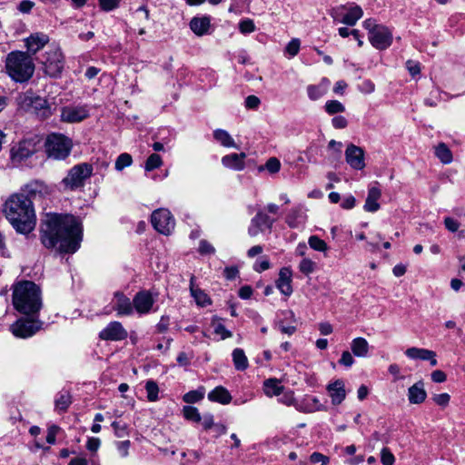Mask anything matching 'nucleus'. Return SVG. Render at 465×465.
<instances>
[{
    "label": "nucleus",
    "mask_w": 465,
    "mask_h": 465,
    "mask_svg": "<svg viewBox=\"0 0 465 465\" xmlns=\"http://www.w3.org/2000/svg\"><path fill=\"white\" fill-rule=\"evenodd\" d=\"M405 355L411 360L426 361L432 357V351L423 348L411 347L405 351Z\"/></svg>",
    "instance_id": "35"
},
{
    "label": "nucleus",
    "mask_w": 465,
    "mask_h": 465,
    "mask_svg": "<svg viewBox=\"0 0 465 465\" xmlns=\"http://www.w3.org/2000/svg\"><path fill=\"white\" fill-rule=\"evenodd\" d=\"M263 391L269 397L278 396L282 392L283 386L277 379H268L263 383Z\"/></svg>",
    "instance_id": "33"
},
{
    "label": "nucleus",
    "mask_w": 465,
    "mask_h": 465,
    "mask_svg": "<svg viewBox=\"0 0 465 465\" xmlns=\"http://www.w3.org/2000/svg\"><path fill=\"white\" fill-rule=\"evenodd\" d=\"M121 0H98L100 8L104 12H110L118 8Z\"/></svg>",
    "instance_id": "48"
},
{
    "label": "nucleus",
    "mask_w": 465,
    "mask_h": 465,
    "mask_svg": "<svg viewBox=\"0 0 465 465\" xmlns=\"http://www.w3.org/2000/svg\"><path fill=\"white\" fill-rule=\"evenodd\" d=\"M331 82L328 78H322L317 84H310L307 86L306 91L308 97L312 101H316L325 95L329 90Z\"/></svg>",
    "instance_id": "24"
},
{
    "label": "nucleus",
    "mask_w": 465,
    "mask_h": 465,
    "mask_svg": "<svg viewBox=\"0 0 465 465\" xmlns=\"http://www.w3.org/2000/svg\"><path fill=\"white\" fill-rule=\"evenodd\" d=\"M5 72L16 83H25L34 74L35 64L26 53L15 51L5 58Z\"/></svg>",
    "instance_id": "4"
},
{
    "label": "nucleus",
    "mask_w": 465,
    "mask_h": 465,
    "mask_svg": "<svg viewBox=\"0 0 465 465\" xmlns=\"http://www.w3.org/2000/svg\"><path fill=\"white\" fill-rule=\"evenodd\" d=\"M330 15L334 21L352 26L362 17L363 11L360 5L350 4L331 9Z\"/></svg>",
    "instance_id": "10"
},
{
    "label": "nucleus",
    "mask_w": 465,
    "mask_h": 465,
    "mask_svg": "<svg viewBox=\"0 0 465 465\" xmlns=\"http://www.w3.org/2000/svg\"><path fill=\"white\" fill-rule=\"evenodd\" d=\"M111 302L118 316H130L134 313L133 300L121 292L114 293Z\"/></svg>",
    "instance_id": "16"
},
{
    "label": "nucleus",
    "mask_w": 465,
    "mask_h": 465,
    "mask_svg": "<svg viewBox=\"0 0 465 465\" xmlns=\"http://www.w3.org/2000/svg\"><path fill=\"white\" fill-rule=\"evenodd\" d=\"M190 28L195 35L202 36L207 34L210 28V19L206 16L193 17L190 22Z\"/></svg>",
    "instance_id": "30"
},
{
    "label": "nucleus",
    "mask_w": 465,
    "mask_h": 465,
    "mask_svg": "<svg viewBox=\"0 0 465 465\" xmlns=\"http://www.w3.org/2000/svg\"><path fill=\"white\" fill-rule=\"evenodd\" d=\"M208 399L211 401L219 402L221 404H228L232 401V396L225 388L218 386L209 392Z\"/></svg>",
    "instance_id": "32"
},
{
    "label": "nucleus",
    "mask_w": 465,
    "mask_h": 465,
    "mask_svg": "<svg viewBox=\"0 0 465 465\" xmlns=\"http://www.w3.org/2000/svg\"><path fill=\"white\" fill-rule=\"evenodd\" d=\"M128 336L127 331L120 322H109L100 332L99 338L104 341H123Z\"/></svg>",
    "instance_id": "14"
},
{
    "label": "nucleus",
    "mask_w": 465,
    "mask_h": 465,
    "mask_svg": "<svg viewBox=\"0 0 465 465\" xmlns=\"http://www.w3.org/2000/svg\"><path fill=\"white\" fill-rule=\"evenodd\" d=\"M432 400L437 405L446 407L450 402V396L448 393H440L434 395Z\"/></svg>",
    "instance_id": "55"
},
{
    "label": "nucleus",
    "mask_w": 465,
    "mask_h": 465,
    "mask_svg": "<svg viewBox=\"0 0 465 465\" xmlns=\"http://www.w3.org/2000/svg\"><path fill=\"white\" fill-rule=\"evenodd\" d=\"M163 165L162 157L157 153H152L146 160L144 164V170L146 172H151L154 169H157Z\"/></svg>",
    "instance_id": "42"
},
{
    "label": "nucleus",
    "mask_w": 465,
    "mask_h": 465,
    "mask_svg": "<svg viewBox=\"0 0 465 465\" xmlns=\"http://www.w3.org/2000/svg\"><path fill=\"white\" fill-rule=\"evenodd\" d=\"M296 408L306 413L326 411V407L314 396H305Z\"/></svg>",
    "instance_id": "23"
},
{
    "label": "nucleus",
    "mask_w": 465,
    "mask_h": 465,
    "mask_svg": "<svg viewBox=\"0 0 465 465\" xmlns=\"http://www.w3.org/2000/svg\"><path fill=\"white\" fill-rule=\"evenodd\" d=\"M281 169V163L276 157L267 160L264 166H260L259 171L267 170L270 173H277Z\"/></svg>",
    "instance_id": "44"
},
{
    "label": "nucleus",
    "mask_w": 465,
    "mask_h": 465,
    "mask_svg": "<svg viewBox=\"0 0 465 465\" xmlns=\"http://www.w3.org/2000/svg\"><path fill=\"white\" fill-rule=\"evenodd\" d=\"M49 193L48 186L40 181L26 184L20 193L11 194L4 204V213L17 232L29 233L36 224L32 198Z\"/></svg>",
    "instance_id": "2"
},
{
    "label": "nucleus",
    "mask_w": 465,
    "mask_h": 465,
    "mask_svg": "<svg viewBox=\"0 0 465 465\" xmlns=\"http://www.w3.org/2000/svg\"><path fill=\"white\" fill-rule=\"evenodd\" d=\"M72 147V140L62 134H50L45 142L47 156L54 160L65 159L70 154Z\"/></svg>",
    "instance_id": "5"
},
{
    "label": "nucleus",
    "mask_w": 465,
    "mask_h": 465,
    "mask_svg": "<svg viewBox=\"0 0 465 465\" xmlns=\"http://www.w3.org/2000/svg\"><path fill=\"white\" fill-rule=\"evenodd\" d=\"M93 165L88 163H82L73 166L67 175L62 180L61 184L64 190H76L84 185L86 179L93 174Z\"/></svg>",
    "instance_id": "8"
},
{
    "label": "nucleus",
    "mask_w": 465,
    "mask_h": 465,
    "mask_svg": "<svg viewBox=\"0 0 465 465\" xmlns=\"http://www.w3.org/2000/svg\"><path fill=\"white\" fill-rule=\"evenodd\" d=\"M292 270L288 267H283L280 270L279 278L276 282L279 291L286 296H290L292 293Z\"/></svg>",
    "instance_id": "22"
},
{
    "label": "nucleus",
    "mask_w": 465,
    "mask_h": 465,
    "mask_svg": "<svg viewBox=\"0 0 465 465\" xmlns=\"http://www.w3.org/2000/svg\"><path fill=\"white\" fill-rule=\"evenodd\" d=\"M444 225L446 229L451 232H455L460 228V223L451 217H446L444 219Z\"/></svg>",
    "instance_id": "62"
},
{
    "label": "nucleus",
    "mask_w": 465,
    "mask_h": 465,
    "mask_svg": "<svg viewBox=\"0 0 465 465\" xmlns=\"http://www.w3.org/2000/svg\"><path fill=\"white\" fill-rule=\"evenodd\" d=\"M72 401H71V395L66 392H60L54 401L55 409L58 411H65L67 408L70 406Z\"/></svg>",
    "instance_id": "38"
},
{
    "label": "nucleus",
    "mask_w": 465,
    "mask_h": 465,
    "mask_svg": "<svg viewBox=\"0 0 465 465\" xmlns=\"http://www.w3.org/2000/svg\"><path fill=\"white\" fill-rule=\"evenodd\" d=\"M370 345L366 339L362 337L354 338L351 342V352L360 358L368 356Z\"/></svg>",
    "instance_id": "29"
},
{
    "label": "nucleus",
    "mask_w": 465,
    "mask_h": 465,
    "mask_svg": "<svg viewBox=\"0 0 465 465\" xmlns=\"http://www.w3.org/2000/svg\"><path fill=\"white\" fill-rule=\"evenodd\" d=\"M17 104L25 110L32 111L42 118L52 114V106L44 97L35 95L33 92H25L16 98Z\"/></svg>",
    "instance_id": "7"
},
{
    "label": "nucleus",
    "mask_w": 465,
    "mask_h": 465,
    "mask_svg": "<svg viewBox=\"0 0 465 465\" xmlns=\"http://www.w3.org/2000/svg\"><path fill=\"white\" fill-rule=\"evenodd\" d=\"M316 262L308 257H303L299 263L300 272L305 275L312 273L316 270Z\"/></svg>",
    "instance_id": "40"
},
{
    "label": "nucleus",
    "mask_w": 465,
    "mask_h": 465,
    "mask_svg": "<svg viewBox=\"0 0 465 465\" xmlns=\"http://www.w3.org/2000/svg\"><path fill=\"white\" fill-rule=\"evenodd\" d=\"M39 145L40 139L36 135L21 140L11 149L12 160L20 163L29 158L37 152Z\"/></svg>",
    "instance_id": "11"
},
{
    "label": "nucleus",
    "mask_w": 465,
    "mask_h": 465,
    "mask_svg": "<svg viewBox=\"0 0 465 465\" xmlns=\"http://www.w3.org/2000/svg\"><path fill=\"white\" fill-rule=\"evenodd\" d=\"M360 92L369 94L374 92L375 90V84L371 80H364L360 85H359Z\"/></svg>",
    "instance_id": "57"
},
{
    "label": "nucleus",
    "mask_w": 465,
    "mask_h": 465,
    "mask_svg": "<svg viewBox=\"0 0 465 465\" xmlns=\"http://www.w3.org/2000/svg\"><path fill=\"white\" fill-rule=\"evenodd\" d=\"M45 73L57 77L64 68V56L59 47L50 46L42 58Z\"/></svg>",
    "instance_id": "9"
},
{
    "label": "nucleus",
    "mask_w": 465,
    "mask_h": 465,
    "mask_svg": "<svg viewBox=\"0 0 465 465\" xmlns=\"http://www.w3.org/2000/svg\"><path fill=\"white\" fill-rule=\"evenodd\" d=\"M12 297L15 309L22 314L35 315L42 309V292L33 282L23 281L14 285Z\"/></svg>",
    "instance_id": "3"
},
{
    "label": "nucleus",
    "mask_w": 465,
    "mask_h": 465,
    "mask_svg": "<svg viewBox=\"0 0 465 465\" xmlns=\"http://www.w3.org/2000/svg\"><path fill=\"white\" fill-rule=\"evenodd\" d=\"M273 220L271 219L266 213L258 212L256 215L251 220L248 228V234L251 237H255L259 233L264 232L265 229L271 230L273 224Z\"/></svg>",
    "instance_id": "17"
},
{
    "label": "nucleus",
    "mask_w": 465,
    "mask_h": 465,
    "mask_svg": "<svg viewBox=\"0 0 465 465\" xmlns=\"http://www.w3.org/2000/svg\"><path fill=\"white\" fill-rule=\"evenodd\" d=\"M59 430H60V428L56 425H52L48 428L47 435H46V441L49 444L55 443L56 435H57Z\"/></svg>",
    "instance_id": "61"
},
{
    "label": "nucleus",
    "mask_w": 465,
    "mask_h": 465,
    "mask_svg": "<svg viewBox=\"0 0 465 465\" xmlns=\"http://www.w3.org/2000/svg\"><path fill=\"white\" fill-rule=\"evenodd\" d=\"M347 163L355 170H362L365 167L364 151L352 143L349 144L345 151Z\"/></svg>",
    "instance_id": "18"
},
{
    "label": "nucleus",
    "mask_w": 465,
    "mask_h": 465,
    "mask_svg": "<svg viewBox=\"0 0 465 465\" xmlns=\"http://www.w3.org/2000/svg\"><path fill=\"white\" fill-rule=\"evenodd\" d=\"M324 108L326 113L330 115L345 112V106L337 100L327 101Z\"/></svg>",
    "instance_id": "43"
},
{
    "label": "nucleus",
    "mask_w": 465,
    "mask_h": 465,
    "mask_svg": "<svg viewBox=\"0 0 465 465\" xmlns=\"http://www.w3.org/2000/svg\"><path fill=\"white\" fill-rule=\"evenodd\" d=\"M381 461L383 465H393L395 457L388 448H382L381 451Z\"/></svg>",
    "instance_id": "49"
},
{
    "label": "nucleus",
    "mask_w": 465,
    "mask_h": 465,
    "mask_svg": "<svg viewBox=\"0 0 465 465\" xmlns=\"http://www.w3.org/2000/svg\"><path fill=\"white\" fill-rule=\"evenodd\" d=\"M270 268V262L267 258L262 257V259L256 261L253 264V270L257 272H262Z\"/></svg>",
    "instance_id": "54"
},
{
    "label": "nucleus",
    "mask_w": 465,
    "mask_h": 465,
    "mask_svg": "<svg viewBox=\"0 0 465 465\" xmlns=\"http://www.w3.org/2000/svg\"><path fill=\"white\" fill-rule=\"evenodd\" d=\"M381 196V191L376 186H371L368 190V195L363 206L364 210L369 213H375L380 209L379 199Z\"/></svg>",
    "instance_id": "26"
},
{
    "label": "nucleus",
    "mask_w": 465,
    "mask_h": 465,
    "mask_svg": "<svg viewBox=\"0 0 465 465\" xmlns=\"http://www.w3.org/2000/svg\"><path fill=\"white\" fill-rule=\"evenodd\" d=\"M406 68L408 69L409 73L412 76H416L420 72V65L418 62H414L411 60L407 61L406 63Z\"/></svg>",
    "instance_id": "64"
},
{
    "label": "nucleus",
    "mask_w": 465,
    "mask_h": 465,
    "mask_svg": "<svg viewBox=\"0 0 465 465\" xmlns=\"http://www.w3.org/2000/svg\"><path fill=\"white\" fill-rule=\"evenodd\" d=\"M193 277L191 278L190 291L192 296L194 298L196 303L200 306H206L211 303V301L207 294L201 289L195 287L193 283Z\"/></svg>",
    "instance_id": "34"
},
{
    "label": "nucleus",
    "mask_w": 465,
    "mask_h": 465,
    "mask_svg": "<svg viewBox=\"0 0 465 465\" xmlns=\"http://www.w3.org/2000/svg\"><path fill=\"white\" fill-rule=\"evenodd\" d=\"M339 363L345 366V367H351L354 363V359L351 355V353L348 351H344L341 353V357L339 360Z\"/></svg>",
    "instance_id": "58"
},
{
    "label": "nucleus",
    "mask_w": 465,
    "mask_h": 465,
    "mask_svg": "<svg viewBox=\"0 0 465 465\" xmlns=\"http://www.w3.org/2000/svg\"><path fill=\"white\" fill-rule=\"evenodd\" d=\"M155 302L154 298L149 291H140L133 298L134 312L138 314H148Z\"/></svg>",
    "instance_id": "15"
},
{
    "label": "nucleus",
    "mask_w": 465,
    "mask_h": 465,
    "mask_svg": "<svg viewBox=\"0 0 465 465\" xmlns=\"http://www.w3.org/2000/svg\"><path fill=\"white\" fill-rule=\"evenodd\" d=\"M309 246L317 252H325L328 250L327 243L317 235H312L308 239Z\"/></svg>",
    "instance_id": "41"
},
{
    "label": "nucleus",
    "mask_w": 465,
    "mask_h": 465,
    "mask_svg": "<svg viewBox=\"0 0 465 465\" xmlns=\"http://www.w3.org/2000/svg\"><path fill=\"white\" fill-rule=\"evenodd\" d=\"M145 390L147 392V398L150 401H155L158 400L159 388L155 381H148L145 384Z\"/></svg>",
    "instance_id": "45"
},
{
    "label": "nucleus",
    "mask_w": 465,
    "mask_h": 465,
    "mask_svg": "<svg viewBox=\"0 0 465 465\" xmlns=\"http://www.w3.org/2000/svg\"><path fill=\"white\" fill-rule=\"evenodd\" d=\"M310 460L312 463H321L322 465H328L330 459L329 457L320 453V452H313L310 456Z\"/></svg>",
    "instance_id": "56"
},
{
    "label": "nucleus",
    "mask_w": 465,
    "mask_h": 465,
    "mask_svg": "<svg viewBox=\"0 0 465 465\" xmlns=\"http://www.w3.org/2000/svg\"><path fill=\"white\" fill-rule=\"evenodd\" d=\"M183 415L187 420L200 422L202 420V417L198 411V410L195 407L192 406H185L183 408Z\"/></svg>",
    "instance_id": "47"
},
{
    "label": "nucleus",
    "mask_w": 465,
    "mask_h": 465,
    "mask_svg": "<svg viewBox=\"0 0 465 465\" xmlns=\"http://www.w3.org/2000/svg\"><path fill=\"white\" fill-rule=\"evenodd\" d=\"M306 215L302 207L292 208L286 216V223L291 228H299L305 223Z\"/></svg>",
    "instance_id": "28"
},
{
    "label": "nucleus",
    "mask_w": 465,
    "mask_h": 465,
    "mask_svg": "<svg viewBox=\"0 0 465 465\" xmlns=\"http://www.w3.org/2000/svg\"><path fill=\"white\" fill-rule=\"evenodd\" d=\"M87 116L88 110L85 106H66L61 112V120L66 123L81 122Z\"/></svg>",
    "instance_id": "19"
},
{
    "label": "nucleus",
    "mask_w": 465,
    "mask_h": 465,
    "mask_svg": "<svg viewBox=\"0 0 465 465\" xmlns=\"http://www.w3.org/2000/svg\"><path fill=\"white\" fill-rule=\"evenodd\" d=\"M211 325L213 332L219 335L222 340L232 337V332L225 328L220 319H213Z\"/></svg>",
    "instance_id": "39"
},
{
    "label": "nucleus",
    "mask_w": 465,
    "mask_h": 465,
    "mask_svg": "<svg viewBox=\"0 0 465 465\" xmlns=\"http://www.w3.org/2000/svg\"><path fill=\"white\" fill-rule=\"evenodd\" d=\"M83 239L80 221L70 214L47 213L41 228L42 243L61 253H74Z\"/></svg>",
    "instance_id": "1"
},
{
    "label": "nucleus",
    "mask_w": 465,
    "mask_h": 465,
    "mask_svg": "<svg viewBox=\"0 0 465 465\" xmlns=\"http://www.w3.org/2000/svg\"><path fill=\"white\" fill-rule=\"evenodd\" d=\"M151 222L153 228L162 234L168 235L174 229L175 222L167 209H158L152 213Z\"/></svg>",
    "instance_id": "12"
},
{
    "label": "nucleus",
    "mask_w": 465,
    "mask_h": 465,
    "mask_svg": "<svg viewBox=\"0 0 465 465\" xmlns=\"http://www.w3.org/2000/svg\"><path fill=\"white\" fill-rule=\"evenodd\" d=\"M246 153H230L222 158L223 166L235 171H242L245 167L244 160Z\"/></svg>",
    "instance_id": "25"
},
{
    "label": "nucleus",
    "mask_w": 465,
    "mask_h": 465,
    "mask_svg": "<svg viewBox=\"0 0 465 465\" xmlns=\"http://www.w3.org/2000/svg\"><path fill=\"white\" fill-rule=\"evenodd\" d=\"M203 398V393L197 391H191L183 395V401L186 403H194Z\"/></svg>",
    "instance_id": "51"
},
{
    "label": "nucleus",
    "mask_w": 465,
    "mask_h": 465,
    "mask_svg": "<svg viewBox=\"0 0 465 465\" xmlns=\"http://www.w3.org/2000/svg\"><path fill=\"white\" fill-rule=\"evenodd\" d=\"M232 360L234 366L238 371H244L247 369L248 360L243 350L239 348L234 349L232 351Z\"/></svg>",
    "instance_id": "37"
},
{
    "label": "nucleus",
    "mask_w": 465,
    "mask_h": 465,
    "mask_svg": "<svg viewBox=\"0 0 465 465\" xmlns=\"http://www.w3.org/2000/svg\"><path fill=\"white\" fill-rule=\"evenodd\" d=\"M10 329L15 337L25 339L33 336L40 329V323L35 321L19 319L11 325Z\"/></svg>",
    "instance_id": "13"
},
{
    "label": "nucleus",
    "mask_w": 465,
    "mask_h": 465,
    "mask_svg": "<svg viewBox=\"0 0 465 465\" xmlns=\"http://www.w3.org/2000/svg\"><path fill=\"white\" fill-rule=\"evenodd\" d=\"M112 427L114 428V434L117 438H124L128 435L126 424H121L118 421H114L112 423Z\"/></svg>",
    "instance_id": "52"
},
{
    "label": "nucleus",
    "mask_w": 465,
    "mask_h": 465,
    "mask_svg": "<svg viewBox=\"0 0 465 465\" xmlns=\"http://www.w3.org/2000/svg\"><path fill=\"white\" fill-rule=\"evenodd\" d=\"M213 134L214 140L222 146L226 148H238V145L236 144L234 139L226 130L216 129L213 131Z\"/></svg>",
    "instance_id": "31"
},
{
    "label": "nucleus",
    "mask_w": 465,
    "mask_h": 465,
    "mask_svg": "<svg viewBox=\"0 0 465 465\" xmlns=\"http://www.w3.org/2000/svg\"><path fill=\"white\" fill-rule=\"evenodd\" d=\"M328 394L333 405H340L346 398L345 384L342 380H336L327 385Z\"/></svg>",
    "instance_id": "20"
},
{
    "label": "nucleus",
    "mask_w": 465,
    "mask_h": 465,
    "mask_svg": "<svg viewBox=\"0 0 465 465\" xmlns=\"http://www.w3.org/2000/svg\"><path fill=\"white\" fill-rule=\"evenodd\" d=\"M133 159L129 153H121L115 161V169L122 171L124 167H128L132 164Z\"/></svg>",
    "instance_id": "46"
},
{
    "label": "nucleus",
    "mask_w": 465,
    "mask_h": 465,
    "mask_svg": "<svg viewBox=\"0 0 465 465\" xmlns=\"http://www.w3.org/2000/svg\"><path fill=\"white\" fill-rule=\"evenodd\" d=\"M199 252L202 254H212L214 253L215 249L210 242L205 240H202L199 245Z\"/></svg>",
    "instance_id": "63"
},
{
    "label": "nucleus",
    "mask_w": 465,
    "mask_h": 465,
    "mask_svg": "<svg viewBox=\"0 0 465 465\" xmlns=\"http://www.w3.org/2000/svg\"><path fill=\"white\" fill-rule=\"evenodd\" d=\"M426 397L427 392L422 381L414 383L408 390V400L411 404H420L426 400Z\"/></svg>",
    "instance_id": "27"
},
{
    "label": "nucleus",
    "mask_w": 465,
    "mask_h": 465,
    "mask_svg": "<svg viewBox=\"0 0 465 465\" xmlns=\"http://www.w3.org/2000/svg\"><path fill=\"white\" fill-rule=\"evenodd\" d=\"M101 446V440L99 438L91 437L88 438L86 442V449L91 452H96Z\"/></svg>",
    "instance_id": "59"
},
{
    "label": "nucleus",
    "mask_w": 465,
    "mask_h": 465,
    "mask_svg": "<svg viewBox=\"0 0 465 465\" xmlns=\"http://www.w3.org/2000/svg\"><path fill=\"white\" fill-rule=\"evenodd\" d=\"M130 445H131V442L128 440L119 441L116 443L117 450L122 457L128 456Z\"/></svg>",
    "instance_id": "60"
},
{
    "label": "nucleus",
    "mask_w": 465,
    "mask_h": 465,
    "mask_svg": "<svg viewBox=\"0 0 465 465\" xmlns=\"http://www.w3.org/2000/svg\"><path fill=\"white\" fill-rule=\"evenodd\" d=\"M25 42L27 51L35 54L49 42V36L46 34L37 32L30 35Z\"/></svg>",
    "instance_id": "21"
},
{
    "label": "nucleus",
    "mask_w": 465,
    "mask_h": 465,
    "mask_svg": "<svg viewBox=\"0 0 465 465\" xmlns=\"http://www.w3.org/2000/svg\"><path fill=\"white\" fill-rule=\"evenodd\" d=\"M300 50V40L292 39L286 46V52L292 56H295Z\"/></svg>",
    "instance_id": "53"
},
{
    "label": "nucleus",
    "mask_w": 465,
    "mask_h": 465,
    "mask_svg": "<svg viewBox=\"0 0 465 465\" xmlns=\"http://www.w3.org/2000/svg\"><path fill=\"white\" fill-rule=\"evenodd\" d=\"M435 155L444 164L452 161V153L444 143H440L435 147Z\"/></svg>",
    "instance_id": "36"
},
{
    "label": "nucleus",
    "mask_w": 465,
    "mask_h": 465,
    "mask_svg": "<svg viewBox=\"0 0 465 465\" xmlns=\"http://www.w3.org/2000/svg\"><path fill=\"white\" fill-rule=\"evenodd\" d=\"M239 30L242 34H250L255 31V25L252 19H244L239 23Z\"/></svg>",
    "instance_id": "50"
},
{
    "label": "nucleus",
    "mask_w": 465,
    "mask_h": 465,
    "mask_svg": "<svg viewBox=\"0 0 465 465\" xmlns=\"http://www.w3.org/2000/svg\"><path fill=\"white\" fill-rule=\"evenodd\" d=\"M363 27L368 31L369 41L376 49L384 50L391 45L392 34L388 27L371 18L363 22Z\"/></svg>",
    "instance_id": "6"
}]
</instances>
